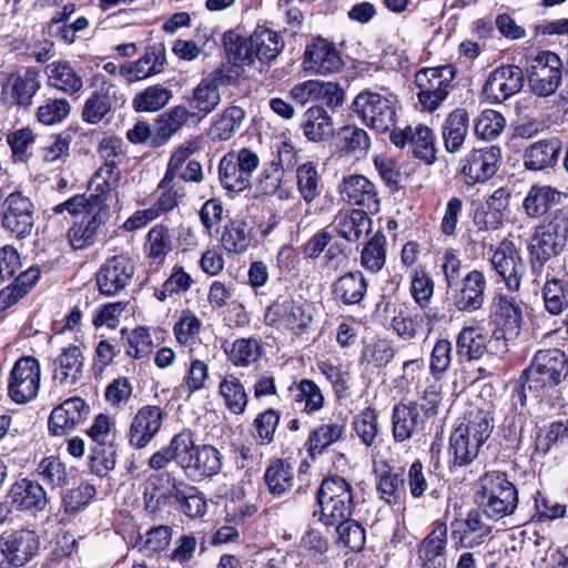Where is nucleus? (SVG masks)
I'll list each match as a JSON object with an SVG mask.
<instances>
[{
  "instance_id": "1",
  "label": "nucleus",
  "mask_w": 568,
  "mask_h": 568,
  "mask_svg": "<svg viewBox=\"0 0 568 568\" xmlns=\"http://www.w3.org/2000/svg\"><path fill=\"white\" fill-rule=\"evenodd\" d=\"M493 418L489 413L477 410L469 414L467 424L456 427L449 437L448 454L454 466L470 464L479 453L483 444L493 432Z\"/></svg>"
},
{
  "instance_id": "2",
  "label": "nucleus",
  "mask_w": 568,
  "mask_h": 568,
  "mask_svg": "<svg viewBox=\"0 0 568 568\" xmlns=\"http://www.w3.org/2000/svg\"><path fill=\"white\" fill-rule=\"evenodd\" d=\"M477 503L484 508L487 517L504 518L511 515L517 508V489L508 480L506 474L489 471L479 479Z\"/></svg>"
},
{
  "instance_id": "3",
  "label": "nucleus",
  "mask_w": 568,
  "mask_h": 568,
  "mask_svg": "<svg viewBox=\"0 0 568 568\" xmlns=\"http://www.w3.org/2000/svg\"><path fill=\"white\" fill-rule=\"evenodd\" d=\"M525 374L524 388L535 392L536 395L544 394L567 377V357L558 348L538 351Z\"/></svg>"
},
{
  "instance_id": "4",
  "label": "nucleus",
  "mask_w": 568,
  "mask_h": 568,
  "mask_svg": "<svg viewBox=\"0 0 568 568\" xmlns=\"http://www.w3.org/2000/svg\"><path fill=\"white\" fill-rule=\"evenodd\" d=\"M321 521L334 526L349 518L354 507L351 485L342 477L333 476L324 479L317 491Z\"/></svg>"
},
{
  "instance_id": "5",
  "label": "nucleus",
  "mask_w": 568,
  "mask_h": 568,
  "mask_svg": "<svg viewBox=\"0 0 568 568\" xmlns=\"http://www.w3.org/2000/svg\"><path fill=\"white\" fill-rule=\"evenodd\" d=\"M268 324L288 331L293 337L308 334L314 321L312 303L301 297L274 302L265 314Z\"/></svg>"
},
{
  "instance_id": "6",
  "label": "nucleus",
  "mask_w": 568,
  "mask_h": 568,
  "mask_svg": "<svg viewBox=\"0 0 568 568\" xmlns=\"http://www.w3.org/2000/svg\"><path fill=\"white\" fill-rule=\"evenodd\" d=\"M568 243V214L564 210L556 211L549 221L534 229L528 253L538 260H550L560 255Z\"/></svg>"
},
{
  "instance_id": "7",
  "label": "nucleus",
  "mask_w": 568,
  "mask_h": 568,
  "mask_svg": "<svg viewBox=\"0 0 568 568\" xmlns=\"http://www.w3.org/2000/svg\"><path fill=\"white\" fill-rule=\"evenodd\" d=\"M456 71L453 65L425 68L415 74V84L418 89V101L422 106L433 112L447 99Z\"/></svg>"
},
{
  "instance_id": "8",
  "label": "nucleus",
  "mask_w": 568,
  "mask_h": 568,
  "mask_svg": "<svg viewBox=\"0 0 568 568\" xmlns=\"http://www.w3.org/2000/svg\"><path fill=\"white\" fill-rule=\"evenodd\" d=\"M258 163L257 153L247 148L226 153L219 163V176L223 187L231 192L247 189Z\"/></svg>"
},
{
  "instance_id": "9",
  "label": "nucleus",
  "mask_w": 568,
  "mask_h": 568,
  "mask_svg": "<svg viewBox=\"0 0 568 568\" xmlns=\"http://www.w3.org/2000/svg\"><path fill=\"white\" fill-rule=\"evenodd\" d=\"M354 112L376 131H388L395 124V105L392 98L376 92L363 91L353 101Z\"/></svg>"
},
{
  "instance_id": "10",
  "label": "nucleus",
  "mask_w": 568,
  "mask_h": 568,
  "mask_svg": "<svg viewBox=\"0 0 568 568\" xmlns=\"http://www.w3.org/2000/svg\"><path fill=\"white\" fill-rule=\"evenodd\" d=\"M528 83L530 90L539 97L555 93L562 80V62L552 51H541L530 61Z\"/></svg>"
},
{
  "instance_id": "11",
  "label": "nucleus",
  "mask_w": 568,
  "mask_h": 568,
  "mask_svg": "<svg viewBox=\"0 0 568 568\" xmlns=\"http://www.w3.org/2000/svg\"><path fill=\"white\" fill-rule=\"evenodd\" d=\"M41 367L32 356L19 358L8 379V394L17 404H26L34 399L40 389Z\"/></svg>"
},
{
  "instance_id": "12",
  "label": "nucleus",
  "mask_w": 568,
  "mask_h": 568,
  "mask_svg": "<svg viewBox=\"0 0 568 568\" xmlns=\"http://www.w3.org/2000/svg\"><path fill=\"white\" fill-rule=\"evenodd\" d=\"M490 264L507 290L519 291L526 266L513 241L505 239L498 244L490 257Z\"/></svg>"
},
{
  "instance_id": "13",
  "label": "nucleus",
  "mask_w": 568,
  "mask_h": 568,
  "mask_svg": "<svg viewBox=\"0 0 568 568\" xmlns=\"http://www.w3.org/2000/svg\"><path fill=\"white\" fill-rule=\"evenodd\" d=\"M3 227L18 239L29 236L34 226V204L21 192L10 193L4 201Z\"/></svg>"
},
{
  "instance_id": "14",
  "label": "nucleus",
  "mask_w": 568,
  "mask_h": 568,
  "mask_svg": "<svg viewBox=\"0 0 568 568\" xmlns=\"http://www.w3.org/2000/svg\"><path fill=\"white\" fill-rule=\"evenodd\" d=\"M134 275V265L130 257L115 255L108 258L97 273V285L103 295H114L124 290Z\"/></svg>"
},
{
  "instance_id": "15",
  "label": "nucleus",
  "mask_w": 568,
  "mask_h": 568,
  "mask_svg": "<svg viewBox=\"0 0 568 568\" xmlns=\"http://www.w3.org/2000/svg\"><path fill=\"white\" fill-rule=\"evenodd\" d=\"M500 159L498 146L475 149L463 160L460 173L468 185L483 183L494 176Z\"/></svg>"
},
{
  "instance_id": "16",
  "label": "nucleus",
  "mask_w": 568,
  "mask_h": 568,
  "mask_svg": "<svg viewBox=\"0 0 568 568\" xmlns=\"http://www.w3.org/2000/svg\"><path fill=\"white\" fill-rule=\"evenodd\" d=\"M165 413L158 405H145L139 408L132 418L129 428V443L132 447L141 449L160 432Z\"/></svg>"
},
{
  "instance_id": "17",
  "label": "nucleus",
  "mask_w": 568,
  "mask_h": 568,
  "mask_svg": "<svg viewBox=\"0 0 568 568\" xmlns=\"http://www.w3.org/2000/svg\"><path fill=\"white\" fill-rule=\"evenodd\" d=\"M450 530L453 540L466 548L483 545L493 532L491 526L478 510H470L465 518L452 521Z\"/></svg>"
},
{
  "instance_id": "18",
  "label": "nucleus",
  "mask_w": 568,
  "mask_h": 568,
  "mask_svg": "<svg viewBox=\"0 0 568 568\" xmlns=\"http://www.w3.org/2000/svg\"><path fill=\"white\" fill-rule=\"evenodd\" d=\"M290 97L301 105L317 101L331 108H337L344 102V92L338 84L318 80H307L295 84L290 91Z\"/></svg>"
},
{
  "instance_id": "19",
  "label": "nucleus",
  "mask_w": 568,
  "mask_h": 568,
  "mask_svg": "<svg viewBox=\"0 0 568 568\" xmlns=\"http://www.w3.org/2000/svg\"><path fill=\"white\" fill-rule=\"evenodd\" d=\"M487 281L479 270H471L460 280L454 292V306L460 312L473 313L480 310L485 303Z\"/></svg>"
},
{
  "instance_id": "20",
  "label": "nucleus",
  "mask_w": 568,
  "mask_h": 568,
  "mask_svg": "<svg viewBox=\"0 0 568 568\" xmlns=\"http://www.w3.org/2000/svg\"><path fill=\"white\" fill-rule=\"evenodd\" d=\"M523 87V71L516 65H504L494 70L486 80L484 93L494 102H503Z\"/></svg>"
},
{
  "instance_id": "21",
  "label": "nucleus",
  "mask_w": 568,
  "mask_h": 568,
  "mask_svg": "<svg viewBox=\"0 0 568 568\" xmlns=\"http://www.w3.org/2000/svg\"><path fill=\"white\" fill-rule=\"evenodd\" d=\"M426 423L414 402L396 404L392 412L394 440L403 443L415 437L425 429Z\"/></svg>"
},
{
  "instance_id": "22",
  "label": "nucleus",
  "mask_w": 568,
  "mask_h": 568,
  "mask_svg": "<svg viewBox=\"0 0 568 568\" xmlns=\"http://www.w3.org/2000/svg\"><path fill=\"white\" fill-rule=\"evenodd\" d=\"M89 414V406L80 397H71L53 408L49 417L51 434L61 436L68 434L81 424Z\"/></svg>"
},
{
  "instance_id": "23",
  "label": "nucleus",
  "mask_w": 568,
  "mask_h": 568,
  "mask_svg": "<svg viewBox=\"0 0 568 568\" xmlns=\"http://www.w3.org/2000/svg\"><path fill=\"white\" fill-rule=\"evenodd\" d=\"M490 318L497 329V336L507 334L508 337H517L519 335L523 312L514 297L498 295L495 298Z\"/></svg>"
},
{
  "instance_id": "24",
  "label": "nucleus",
  "mask_w": 568,
  "mask_h": 568,
  "mask_svg": "<svg viewBox=\"0 0 568 568\" xmlns=\"http://www.w3.org/2000/svg\"><path fill=\"white\" fill-rule=\"evenodd\" d=\"M8 496L11 505L20 511L37 514L42 511L48 504L44 488L37 481L22 478L12 484Z\"/></svg>"
},
{
  "instance_id": "25",
  "label": "nucleus",
  "mask_w": 568,
  "mask_h": 568,
  "mask_svg": "<svg viewBox=\"0 0 568 568\" xmlns=\"http://www.w3.org/2000/svg\"><path fill=\"white\" fill-rule=\"evenodd\" d=\"M164 62V48L149 47L139 60L121 64L119 67V74L129 83L142 81L162 72Z\"/></svg>"
},
{
  "instance_id": "26",
  "label": "nucleus",
  "mask_w": 568,
  "mask_h": 568,
  "mask_svg": "<svg viewBox=\"0 0 568 568\" xmlns=\"http://www.w3.org/2000/svg\"><path fill=\"white\" fill-rule=\"evenodd\" d=\"M339 194L343 201L365 206L369 211H377L379 200L376 186L364 175H348L343 179L339 186Z\"/></svg>"
},
{
  "instance_id": "27",
  "label": "nucleus",
  "mask_w": 568,
  "mask_h": 568,
  "mask_svg": "<svg viewBox=\"0 0 568 568\" xmlns=\"http://www.w3.org/2000/svg\"><path fill=\"white\" fill-rule=\"evenodd\" d=\"M109 216L110 213H106L103 206H91V211L70 227L68 239L71 246L74 250H81L92 245L99 229L106 223Z\"/></svg>"
},
{
  "instance_id": "28",
  "label": "nucleus",
  "mask_w": 568,
  "mask_h": 568,
  "mask_svg": "<svg viewBox=\"0 0 568 568\" xmlns=\"http://www.w3.org/2000/svg\"><path fill=\"white\" fill-rule=\"evenodd\" d=\"M84 356L79 346L62 349L52 363V378L57 385L72 386L82 377Z\"/></svg>"
},
{
  "instance_id": "29",
  "label": "nucleus",
  "mask_w": 568,
  "mask_h": 568,
  "mask_svg": "<svg viewBox=\"0 0 568 568\" xmlns=\"http://www.w3.org/2000/svg\"><path fill=\"white\" fill-rule=\"evenodd\" d=\"M185 463L183 469L193 475L201 477H212L222 469V455L211 445L193 446L185 449Z\"/></svg>"
},
{
  "instance_id": "30",
  "label": "nucleus",
  "mask_w": 568,
  "mask_h": 568,
  "mask_svg": "<svg viewBox=\"0 0 568 568\" xmlns=\"http://www.w3.org/2000/svg\"><path fill=\"white\" fill-rule=\"evenodd\" d=\"M39 549V538L32 530L12 532L4 541L1 554L16 568L24 566Z\"/></svg>"
},
{
  "instance_id": "31",
  "label": "nucleus",
  "mask_w": 568,
  "mask_h": 568,
  "mask_svg": "<svg viewBox=\"0 0 568 568\" xmlns=\"http://www.w3.org/2000/svg\"><path fill=\"white\" fill-rule=\"evenodd\" d=\"M40 88L38 74L27 70L23 74H10L2 83L1 93L11 104L29 106L32 97Z\"/></svg>"
},
{
  "instance_id": "32",
  "label": "nucleus",
  "mask_w": 568,
  "mask_h": 568,
  "mask_svg": "<svg viewBox=\"0 0 568 568\" xmlns=\"http://www.w3.org/2000/svg\"><path fill=\"white\" fill-rule=\"evenodd\" d=\"M341 65V57L333 44L318 41L306 48L303 60L305 71L327 74L337 71Z\"/></svg>"
},
{
  "instance_id": "33",
  "label": "nucleus",
  "mask_w": 568,
  "mask_h": 568,
  "mask_svg": "<svg viewBox=\"0 0 568 568\" xmlns=\"http://www.w3.org/2000/svg\"><path fill=\"white\" fill-rule=\"evenodd\" d=\"M447 531L448 528L445 524H437L420 542L418 557L424 568L446 566Z\"/></svg>"
},
{
  "instance_id": "34",
  "label": "nucleus",
  "mask_w": 568,
  "mask_h": 568,
  "mask_svg": "<svg viewBox=\"0 0 568 568\" xmlns=\"http://www.w3.org/2000/svg\"><path fill=\"white\" fill-rule=\"evenodd\" d=\"M45 72L49 84L65 94H75L83 88L82 75L67 60L49 63Z\"/></svg>"
},
{
  "instance_id": "35",
  "label": "nucleus",
  "mask_w": 568,
  "mask_h": 568,
  "mask_svg": "<svg viewBox=\"0 0 568 568\" xmlns=\"http://www.w3.org/2000/svg\"><path fill=\"white\" fill-rule=\"evenodd\" d=\"M250 37L256 60L262 63L274 61L282 53L285 45L283 37L277 31L266 27H257Z\"/></svg>"
},
{
  "instance_id": "36",
  "label": "nucleus",
  "mask_w": 568,
  "mask_h": 568,
  "mask_svg": "<svg viewBox=\"0 0 568 568\" xmlns=\"http://www.w3.org/2000/svg\"><path fill=\"white\" fill-rule=\"evenodd\" d=\"M560 154L558 140H539L530 144L524 153V165L530 171H540L554 166Z\"/></svg>"
},
{
  "instance_id": "37",
  "label": "nucleus",
  "mask_w": 568,
  "mask_h": 568,
  "mask_svg": "<svg viewBox=\"0 0 568 568\" xmlns=\"http://www.w3.org/2000/svg\"><path fill=\"white\" fill-rule=\"evenodd\" d=\"M193 446V436L189 432L176 434L170 444L162 449L155 452L149 459V466L152 469L160 470L168 464L175 460L182 468L185 463V449Z\"/></svg>"
},
{
  "instance_id": "38",
  "label": "nucleus",
  "mask_w": 568,
  "mask_h": 568,
  "mask_svg": "<svg viewBox=\"0 0 568 568\" xmlns=\"http://www.w3.org/2000/svg\"><path fill=\"white\" fill-rule=\"evenodd\" d=\"M369 219L362 210L339 211L332 222L336 234L348 242H356L366 232Z\"/></svg>"
},
{
  "instance_id": "39",
  "label": "nucleus",
  "mask_w": 568,
  "mask_h": 568,
  "mask_svg": "<svg viewBox=\"0 0 568 568\" xmlns=\"http://www.w3.org/2000/svg\"><path fill=\"white\" fill-rule=\"evenodd\" d=\"M245 118V111L237 105H231L223 110L213 120L207 136L213 142H223L230 140L242 126Z\"/></svg>"
},
{
  "instance_id": "40",
  "label": "nucleus",
  "mask_w": 568,
  "mask_h": 568,
  "mask_svg": "<svg viewBox=\"0 0 568 568\" xmlns=\"http://www.w3.org/2000/svg\"><path fill=\"white\" fill-rule=\"evenodd\" d=\"M469 121L468 114L463 109H456L450 112L443 125V140L445 149L455 153L458 152L468 134Z\"/></svg>"
},
{
  "instance_id": "41",
  "label": "nucleus",
  "mask_w": 568,
  "mask_h": 568,
  "mask_svg": "<svg viewBox=\"0 0 568 568\" xmlns=\"http://www.w3.org/2000/svg\"><path fill=\"white\" fill-rule=\"evenodd\" d=\"M561 193L549 185H534L528 191L523 207L532 219L544 215L551 206L558 204Z\"/></svg>"
},
{
  "instance_id": "42",
  "label": "nucleus",
  "mask_w": 568,
  "mask_h": 568,
  "mask_svg": "<svg viewBox=\"0 0 568 568\" xmlns=\"http://www.w3.org/2000/svg\"><path fill=\"white\" fill-rule=\"evenodd\" d=\"M366 292L367 283L359 271L348 272L338 277L333 284L335 297L346 305L359 303Z\"/></svg>"
},
{
  "instance_id": "43",
  "label": "nucleus",
  "mask_w": 568,
  "mask_h": 568,
  "mask_svg": "<svg viewBox=\"0 0 568 568\" xmlns=\"http://www.w3.org/2000/svg\"><path fill=\"white\" fill-rule=\"evenodd\" d=\"M221 102V95L215 80L212 78L204 79L193 90V95L190 101L191 113L197 118H204Z\"/></svg>"
},
{
  "instance_id": "44",
  "label": "nucleus",
  "mask_w": 568,
  "mask_h": 568,
  "mask_svg": "<svg viewBox=\"0 0 568 568\" xmlns=\"http://www.w3.org/2000/svg\"><path fill=\"white\" fill-rule=\"evenodd\" d=\"M457 355L466 362L479 359L486 349V337L479 326H465L457 335Z\"/></svg>"
},
{
  "instance_id": "45",
  "label": "nucleus",
  "mask_w": 568,
  "mask_h": 568,
  "mask_svg": "<svg viewBox=\"0 0 568 568\" xmlns=\"http://www.w3.org/2000/svg\"><path fill=\"white\" fill-rule=\"evenodd\" d=\"M170 495L180 504L181 510L189 517H202L206 513V500L193 486L174 483L170 488Z\"/></svg>"
},
{
  "instance_id": "46",
  "label": "nucleus",
  "mask_w": 568,
  "mask_h": 568,
  "mask_svg": "<svg viewBox=\"0 0 568 568\" xmlns=\"http://www.w3.org/2000/svg\"><path fill=\"white\" fill-rule=\"evenodd\" d=\"M296 186L300 195L306 203H312L322 191L323 180L313 162H305L296 168Z\"/></svg>"
},
{
  "instance_id": "47",
  "label": "nucleus",
  "mask_w": 568,
  "mask_h": 568,
  "mask_svg": "<svg viewBox=\"0 0 568 568\" xmlns=\"http://www.w3.org/2000/svg\"><path fill=\"white\" fill-rule=\"evenodd\" d=\"M346 426L344 423H328L315 428L308 436L307 446L312 457L321 455L331 445L344 439Z\"/></svg>"
},
{
  "instance_id": "48",
  "label": "nucleus",
  "mask_w": 568,
  "mask_h": 568,
  "mask_svg": "<svg viewBox=\"0 0 568 568\" xmlns=\"http://www.w3.org/2000/svg\"><path fill=\"white\" fill-rule=\"evenodd\" d=\"M172 248V239L168 226L158 224L148 232L145 253L151 263L162 264Z\"/></svg>"
},
{
  "instance_id": "49",
  "label": "nucleus",
  "mask_w": 568,
  "mask_h": 568,
  "mask_svg": "<svg viewBox=\"0 0 568 568\" xmlns=\"http://www.w3.org/2000/svg\"><path fill=\"white\" fill-rule=\"evenodd\" d=\"M304 134L308 140L323 141L333 131V123L326 111L321 106H312L304 114Z\"/></svg>"
},
{
  "instance_id": "50",
  "label": "nucleus",
  "mask_w": 568,
  "mask_h": 568,
  "mask_svg": "<svg viewBox=\"0 0 568 568\" xmlns=\"http://www.w3.org/2000/svg\"><path fill=\"white\" fill-rule=\"evenodd\" d=\"M110 89H112L111 84L106 88L102 87L87 99L82 110L83 121L97 124L111 111L113 97L110 94Z\"/></svg>"
},
{
  "instance_id": "51",
  "label": "nucleus",
  "mask_w": 568,
  "mask_h": 568,
  "mask_svg": "<svg viewBox=\"0 0 568 568\" xmlns=\"http://www.w3.org/2000/svg\"><path fill=\"white\" fill-rule=\"evenodd\" d=\"M224 45L229 59H231L235 65H252L256 60L251 43V37L244 38L232 31L226 32L224 34Z\"/></svg>"
},
{
  "instance_id": "52",
  "label": "nucleus",
  "mask_w": 568,
  "mask_h": 568,
  "mask_svg": "<svg viewBox=\"0 0 568 568\" xmlns=\"http://www.w3.org/2000/svg\"><path fill=\"white\" fill-rule=\"evenodd\" d=\"M219 390L231 413L242 414L245 410L247 394L237 377L225 376L220 383Z\"/></svg>"
},
{
  "instance_id": "53",
  "label": "nucleus",
  "mask_w": 568,
  "mask_h": 568,
  "mask_svg": "<svg viewBox=\"0 0 568 568\" xmlns=\"http://www.w3.org/2000/svg\"><path fill=\"white\" fill-rule=\"evenodd\" d=\"M172 93L162 85H151L138 93L133 99V108L138 112H155L164 108Z\"/></svg>"
},
{
  "instance_id": "54",
  "label": "nucleus",
  "mask_w": 568,
  "mask_h": 568,
  "mask_svg": "<svg viewBox=\"0 0 568 568\" xmlns=\"http://www.w3.org/2000/svg\"><path fill=\"white\" fill-rule=\"evenodd\" d=\"M410 146L414 155L426 164H432L436 160V148L433 131L423 124H418L412 130Z\"/></svg>"
},
{
  "instance_id": "55",
  "label": "nucleus",
  "mask_w": 568,
  "mask_h": 568,
  "mask_svg": "<svg viewBox=\"0 0 568 568\" xmlns=\"http://www.w3.org/2000/svg\"><path fill=\"white\" fill-rule=\"evenodd\" d=\"M264 478L270 493L274 496H282L293 487V470L283 462H276L271 465L266 469Z\"/></svg>"
},
{
  "instance_id": "56",
  "label": "nucleus",
  "mask_w": 568,
  "mask_h": 568,
  "mask_svg": "<svg viewBox=\"0 0 568 568\" xmlns=\"http://www.w3.org/2000/svg\"><path fill=\"white\" fill-rule=\"evenodd\" d=\"M209 377V366L201 359H192L183 377V383L175 390L190 397L205 388Z\"/></svg>"
},
{
  "instance_id": "57",
  "label": "nucleus",
  "mask_w": 568,
  "mask_h": 568,
  "mask_svg": "<svg viewBox=\"0 0 568 568\" xmlns=\"http://www.w3.org/2000/svg\"><path fill=\"white\" fill-rule=\"evenodd\" d=\"M172 539V528L166 525L152 527L140 537L139 549L146 556L159 554L168 548Z\"/></svg>"
},
{
  "instance_id": "58",
  "label": "nucleus",
  "mask_w": 568,
  "mask_h": 568,
  "mask_svg": "<svg viewBox=\"0 0 568 568\" xmlns=\"http://www.w3.org/2000/svg\"><path fill=\"white\" fill-rule=\"evenodd\" d=\"M37 474L51 488L62 487L68 483L64 464L53 456L45 457L39 463Z\"/></svg>"
},
{
  "instance_id": "59",
  "label": "nucleus",
  "mask_w": 568,
  "mask_h": 568,
  "mask_svg": "<svg viewBox=\"0 0 568 568\" xmlns=\"http://www.w3.org/2000/svg\"><path fill=\"white\" fill-rule=\"evenodd\" d=\"M250 234L244 222L232 221L225 225L221 242L224 248L231 253H242L250 245Z\"/></svg>"
},
{
  "instance_id": "60",
  "label": "nucleus",
  "mask_w": 568,
  "mask_h": 568,
  "mask_svg": "<svg viewBox=\"0 0 568 568\" xmlns=\"http://www.w3.org/2000/svg\"><path fill=\"white\" fill-rule=\"evenodd\" d=\"M121 334H128V347L125 353L129 356L141 359L152 352L153 342L148 328L139 326L131 332H129L128 328H122Z\"/></svg>"
},
{
  "instance_id": "61",
  "label": "nucleus",
  "mask_w": 568,
  "mask_h": 568,
  "mask_svg": "<svg viewBox=\"0 0 568 568\" xmlns=\"http://www.w3.org/2000/svg\"><path fill=\"white\" fill-rule=\"evenodd\" d=\"M341 150L347 154L362 155L369 146L367 133L356 126H345L338 132Z\"/></svg>"
},
{
  "instance_id": "62",
  "label": "nucleus",
  "mask_w": 568,
  "mask_h": 568,
  "mask_svg": "<svg viewBox=\"0 0 568 568\" xmlns=\"http://www.w3.org/2000/svg\"><path fill=\"white\" fill-rule=\"evenodd\" d=\"M386 239L384 235H374L364 246L362 252V265L373 272H378L385 264Z\"/></svg>"
},
{
  "instance_id": "63",
  "label": "nucleus",
  "mask_w": 568,
  "mask_h": 568,
  "mask_svg": "<svg viewBox=\"0 0 568 568\" xmlns=\"http://www.w3.org/2000/svg\"><path fill=\"white\" fill-rule=\"evenodd\" d=\"M506 125L505 118L495 110L483 111L476 123L475 133L484 140H494L501 134Z\"/></svg>"
},
{
  "instance_id": "64",
  "label": "nucleus",
  "mask_w": 568,
  "mask_h": 568,
  "mask_svg": "<svg viewBox=\"0 0 568 568\" xmlns=\"http://www.w3.org/2000/svg\"><path fill=\"white\" fill-rule=\"evenodd\" d=\"M335 525L339 544L354 551H358L363 548L365 544V531L357 521L347 518Z\"/></svg>"
}]
</instances>
